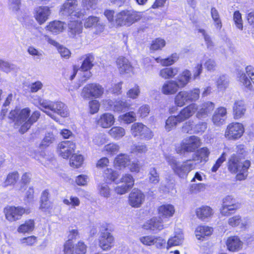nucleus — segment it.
<instances>
[{"mask_svg":"<svg viewBox=\"0 0 254 254\" xmlns=\"http://www.w3.org/2000/svg\"><path fill=\"white\" fill-rule=\"evenodd\" d=\"M158 210L159 216L163 220L172 217L175 212L174 206L170 204L161 205Z\"/></svg>","mask_w":254,"mask_h":254,"instance_id":"24","label":"nucleus"},{"mask_svg":"<svg viewBox=\"0 0 254 254\" xmlns=\"http://www.w3.org/2000/svg\"><path fill=\"white\" fill-rule=\"evenodd\" d=\"M83 161V157L81 155H73L70 159V165L75 168H79Z\"/></svg>","mask_w":254,"mask_h":254,"instance_id":"56","label":"nucleus"},{"mask_svg":"<svg viewBox=\"0 0 254 254\" xmlns=\"http://www.w3.org/2000/svg\"><path fill=\"white\" fill-rule=\"evenodd\" d=\"M119 145L115 143H110L104 147V150L110 155L116 154L119 151Z\"/></svg>","mask_w":254,"mask_h":254,"instance_id":"57","label":"nucleus"},{"mask_svg":"<svg viewBox=\"0 0 254 254\" xmlns=\"http://www.w3.org/2000/svg\"><path fill=\"white\" fill-rule=\"evenodd\" d=\"M115 122L114 115L109 113H106L100 115L96 118V124L100 127L107 128L111 127Z\"/></svg>","mask_w":254,"mask_h":254,"instance_id":"14","label":"nucleus"},{"mask_svg":"<svg viewBox=\"0 0 254 254\" xmlns=\"http://www.w3.org/2000/svg\"><path fill=\"white\" fill-rule=\"evenodd\" d=\"M181 122V121L179 120L178 115L176 116H171L169 117L166 121L165 129L167 131H169L176 127L178 123Z\"/></svg>","mask_w":254,"mask_h":254,"instance_id":"46","label":"nucleus"},{"mask_svg":"<svg viewBox=\"0 0 254 254\" xmlns=\"http://www.w3.org/2000/svg\"><path fill=\"white\" fill-rule=\"evenodd\" d=\"M198 106L192 103L183 109L178 115L179 120L182 122L188 120L197 111Z\"/></svg>","mask_w":254,"mask_h":254,"instance_id":"16","label":"nucleus"},{"mask_svg":"<svg viewBox=\"0 0 254 254\" xmlns=\"http://www.w3.org/2000/svg\"><path fill=\"white\" fill-rule=\"evenodd\" d=\"M77 0H67L61 8V12L64 15H72L79 17L83 13L78 10Z\"/></svg>","mask_w":254,"mask_h":254,"instance_id":"10","label":"nucleus"},{"mask_svg":"<svg viewBox=\"0 0 254 254\" xmlns=\"http://www.w3.org/2000/svg\"><path fill=\"white\" fill-rule=\"evenodd\" d=\"M188 99V91H180L175 96V104L178 107H182L189 101Z\"/></svg>","mask_w":254,"mask_h":254,"instance_id":"38","label":"nucleus"},{"mask_svg":"<svg viewBox=\"0 0 254 254\" xmlns=\"http://www.w3.org/2000/svg\"><path fill=\"white\" fill-rule=\"evenodd\" d=\"M98 0H82L81 5L84 10L94 9L96 7Z\"/></svg>","mask_w":254,"mask_h":254,"instance_id":"58","label":"nucleus"},{"mask_svg":"<svg viewBox=\"0 0 254 254\" xmlns=\"http://www.w3.org/2000/svg\"><path fill=\"white\" fill-rule=\"evenodd\" d=\"M119 176L118 173L116 171H113L112 169L107 168L105 170L104 177L107 181H115Z\"/></svg>","mask_w":254,"mask_h":254,"instance_id":"61","label":"nucleus"},{"mask_svg":"<svg viewBox=\"0 0 254 254\" xmlns=\"http://www.w3.org/2000/svg\"><path fill=\"white\" fill-rule=\"evenodd\" d=\"M226 245L228 249L230 251L235 252L242 249L243 243L238 237L234 236L228 239Z\"/></svg>","mask_w":254,"mask_h":254,"instance_id":"29","label":"nucleus"},{"mask_svg":"<svg viewBox=\"0 0 254 254\" xmlns=\"http://www.w3.org/2000/svg\"><path fill=\"white\" fill-rule=\"evenodd\" d=\"M216 84L219 91H224L228 87L229 81L225 76L221 75L217 79Z\"/></svg>","mask_w":254,"mask_h":254,"instance_id":"48","label":"nucleus"},{"mask_svg":"<svg viewBox=\"0 0 254 254\" xmlns=\"http://www.w3.org/2000/svg\"><path fill=\"white\" fill-rule=\"evenodd\" d=\"M75 144L70 141H64L58 145L60 155L64 158H68L74 151Z\"/></svg>","mask_w":254,"mask_h":254,"instance_id":"13","label":"nucleus"},{"mask_svg":"<svg viewBox=\"0 0 254 254\" xmlns=\"http://www.w3.org/2000/svg\"><path fill=\"white\" fill-rule=\"evenodd\" d=\"M120 118L124 123L129 124L133 123L136 120V114L130 111L120 116Z\"/></svg>","mask_w":254,"mask_h":254,"instance_id":"52","label":"nucleus"},{"mask_svg":"<svg viewBox=\"0 0 254 254\" xmlns=\"http://www.w3.org/2000/svg\"><path fill=\"white\" fill-rule=\"evenodd\" d=\"M214 108L215 104L212 102L207 101L203 103L196 112V117L198 119L207 117L213 111Z\"/></svg>","mask_w":254,"mask_h":254,"instance_id":"17","label":"nucleus"},{"mask_svg":"<svg viewBox=\"0 0 254 254\" xmlns=\"http://www.w3.org/2000/svg\"><path fill=\"white\" fill-rule=\"evenodd\" d=\"M39 104L40 109L54 120H56V117L54 113H56L63 117H66L69 115L67 106L63 102H53L40 99Z\"/></svg>","mask_w":254,"mask_h":254,"instance_id":"2","label":"nucleus"},{"mask_svg":"<svg viewBox=\"0 0 254 254\" xmlns=\"http://www.w3.org/2000/svg\"><path fill=\"white\" fill-rule=\"evenodd\" d=\"M130 106V104L126 100H116L114 111L122 112L124 110L128 109Z\"/></svg>","mask_w":254,"mask_h":254,"instance_id":"50","label":"nucleus"},{"mask_svg":"<svg viewBox=\"0 0 254 254\" xmlns=\"http://www.w3.org/2000/svg\"><path fill=\"white\" fill-rule=\"evenodd\" d=\"M237 78L239 81L246 88L249 89H251L252 84L251 80L244 72L238 71Z\"/></svg>","mask_w":254,"mask_h":254,"instance_id":"51","label":"nucleus"},{"mask_svg":"<svg viewBox=\"0 0 254 254\" xmlns=\"http://www.w3.org/2000/svg\"><path fill=\"white\" fill-rule=\"evenodd\" d=\"M144 195L140 190L133 189L129 194V204L133 207H139L144 201Z\"/></svg>","mask_w":254,"mask_h":254,"instance_id":"15","label":"nucleus"},{"mask_svg":"<svg viewBox=\"0 0 254 254\" xmlns=\"http://www.w3.org/2000/svg\"><path fill=\"white\" fill-rule=\"evenodd\" d=\"M179 87L177 82L175 80H168L166 81L163 85L161 91L165 95H172L176 93L179 89Z\"/></svg>","mask_w":254,"mask_h":254,"instance_id":"27","label":"nucleus"},{"mask_svg":"<svg viewBox=\"0 0 254 254\" xmlns=\"http://www.w3.org/2000/svg\"><path fill=\"white\" fill-rule=\"evenodd\" d=\"M142 13L133 9H126L119 12L116 17V23L119 26H129L139 20Z\"/></svg>","mask_w":254,"mask_h":254,"instance_id":"4","label":"nucleus"},{"mask_svg":"<svg viewBox=\"0 0 254 254\" xmlns=\"http://www.w3.org/2000/svg\"><path fill=\"white\" fill-rule=\"evenodd\" d=\"M47 28L53 33H59L63 31L64 28V24L60 21H54L49 24Z\"/></svg>","mask_w":254,"mask_h":254,"instance_id":"39","label":"nucleus"},{"mask_svg":"<svg viewBox=\"0 0 254 254\" xmlns=\"http://www.w3.org/2000/svg\"><path fill=\"white\" fill-rule=\"evenodd\" d=\"M246 106L243 101L238 100L235 102L233 106V114L236 120L241 118L245 114Z\"/></svg>","mask_w":254,"mask_h":254,"instance_id":"26","label":"nucleus"},{"mask_svg":"<svg viewBox=\"0 0 254 254\" xmlns=\"http://www.w3.org/2000/svg\"><path fill=\"white\" fill-rule=\"evenodd\" d=\"M179 59L177 53L173 54L170 57L166 59L156 58V61L163 66H169L175 63Z\"/></svg>","mask_w":254,"mask_h":254,"instance_id":"42","label":"nucleus"},{"mask_svg":"<svg viewBox=\"0 0 254 254\" xmlns=\"http://www.w3.org/2000/svg\"><path fill=\"white\" fill-rule=\"evenodd\" d=\"M198 32L202 34L203 36L207 48L209 49H212L214 47V43L212 41L210 36L206 33L205 30L202 29H199Z\"/></svg>","mask_w":254,"mask_h":254,"instance_id":"59","label":"nucleus"},{"mask_svg":"<svg viewBox=\"0 0 254 254\" xmlns=\"http://www.w3.org/2000/svg\"><path fill=\"white\" fill-rule=\"evenodd\" d=\"M178 72L179 69L177 67H166L160 70L159 75L165 79H170L173 78Z\"/></svg>","mask_w":254,"mask_h":254,"instance_id":"33","label":"nucleus"},{"mask_svg":"<svg viewBox=\"0 0 254 254\" xmlns=\"http://www.w3.org/2000/svg\"><path fill=\"white\" fill-rule=\"evenodd\" d=\"M163 222L159 216L158 218L153 217L144 224L143 228L147 230H161L164 229Z\"/></svg>","mask_w":254,"mask_h":254,"instance_id":"20","label":"nucleus"},{"mask_svg":"<svg viewBox=\"0 0 254 254\" xmlns=\"http://www.w3.org/2000/svg\"><path fill=\"white\" fill-rule=\"evenodd\" d=\"M131 134L135 137L141 139L149 140L153 136V132L141 123H135L130 127Z\"/></svg>","mask_w":254,"mask_h":254,"instance_id":"7","label":"nucleus"},{"mask_svg":"<svg viewBox=\"0 0 254 254\" xmlns=\"http://www.w3.org/2000/svg\"><path fill=\"white\" fill-rule=\"evenodd\" d=\"M166 159L174 173L181 178H186L190 172L195 168L196 165V163L191 160L179 163L173 156H168Z\"/></svg>","mask_w":254,"mask_h":254,"instance_id":"3","label":"nucleus"},{"mask_svg":"<svg viewBox=\"0 0 254 254\" xmlns=\"http://www.w3.org/2000/svg\"><path fill=\"white\" fill-rule=\"evenodd\" d=\"M107 141L106 135L104 133H96L92 137L93 143L98 146L105 144Z\"/></svg>","mask_w":254,"mask_h":254,"instance_id":"49","label":"nucleus"},{"mask_svg":"<svg viewBox=\"0 0 254 254\" xmlns=\"http://www.w3.org/2000/svg\"><path fill=\"white\" fill-rule=\"evenodd\" d=\"M19 178V174L17 172L15 171L9 173L6 176V178L3 183V186L6 187L9 186L14 185Z\"/></svg>","mask_w":254,"mask_h":254,"instance_id":"40","label":"nucleus"},{"mask_svg":"<svg viewBox=\"0 0 254 254\" xmlns=\"http://www.w3.org/2000/svg\"><path fill=\"white\" fill-rule=\"evenodd\" d=\"M200 139L196 136L192 135L184 139L181 143L180 146L176 149L178 153L182 154L185 152H195L200 146Z\"/></svg>","mask_w":254,"mask_h":254,"instance_id":"5","label":"nucleus"},{"mask_svg":"<svg viewBox=\"0 0 254 254\" xmlns=\"http://www.w3.org/2000/svg\"><path fill=\"white\" fill-rule=\"evenodd\" d=\"M51 13L50 10L47 6H40L35 9V17L40 24L44 23L48 18Z\"/></svg>","mask_w":254,"mask_h":254,"instance_id":"25","label":"nucleus"},{"mask_svg":"<svg viewBox=\"0 0 254 254\" xmlns=\"http://www.w3.org/2000/svg\"><path fill=\"white\" fill-rule=\"evenodd\" d=\"M104 89L98 83L86 84L82 89L81 96L84 99H90L100 98L103 94Z\"/></svg>","mask_w":254,"mask_h":254,"instance_id":"6","label":"nucleus"},{"mask_svg":"<svg viewBox=\"0 0 254 254\" xmlns=\"http://www.w3.org/2000/svg\"><path fill=\"white\" fill-rule=\"evenodd\" d=\"M140 89L138 85H135L132 88H130L126 93L127 97L132 99H136L139 96Z\"/></svg>","mask_w":254,"mask_h":254,"instance_id":"55","label":"nucleus"},{"mask_svg":"<svg viewBox=\"0 0 254 254\" xmlns=\"http://www.w3.org/2000/svg\"><path fill=\"white\" fill-rule=\"evenodd\" d=\"M184 241V236L182 232L176 234L173 237H171L167 242V248L169 249L170 248L179 246L181 245Z\"/></svg>","mask_w":254,"mask_h":254,"instance_id":"36","label":"nucleus"},{"mask_svg":"<svg viewBox=\"0 0 254 254\" xmlns=\"http://www.w3.org/2000/svg\"><path fill=\"white\" fill-rule=\"evenodd\" d=\"M227 119V109L223 107L216 109L212 118L213 124L217 126L223 125Z\"/></svg>","mask_w":254,"mask_h":254,"instance_id":"18","label":"nucleus"},{"mask_svg":"<svg viewBox=\"0 0 254 254\" xmlns=\"http://www.w3.org/2000/svg\"><path fill=\"white\" fill-rule=\"evenodd\" d=\"M34 228V222L33 220H29L20 225L17 229V231L21 233H28L32 231Z\"/></svg>","mask_w":254,"mask_h":254,"instance_id":"45","label":"nucleus"},{"mask_svg":"<svg viewBox=\"0 0 254 254\" xmlns=\"http://www.w3.org/2000/svg\"><path fill=\"white\" fill-rule=\"evenodd\" d=\"M50 195L48 190H43L41 193L40 209L43 211L49 212L53 208V203L49 200Z\"/></svg>","mask_w":254,"mask_h":254,"instance_id":"21","label":"nucleus"},{"mask_svg":"<svg viewBox=\"0 0 254 254\" xmlns=\"http://www.w3.org/2000/svg\"><path fill=\"white\" fill-rule=\"evenodd\" d=\"M94 60V58L92 55H85L80 69L83 71H87L90 70L93 66Z\"/></svg>","mask_w":254,"mask_h":254,"instance_id":"41","label":"nucleus"},{"mask_svg":"<svg viewBox=\"0 0 254 254\" xmlns=\"http://www.w3.org/2000/svg\"><path fill=\"white\" fill-rule=\"evenodd\" d=\"M114 238L107 230L101 232L99 239V246L103 251H108L113 246Z\"/></svg>","mask_w":254,"mask_h":254,"instance_id":"12","label":"nucleus"},{"mask_svg":"<svg viewBox=\"0 0 254 254\" xmlns=\"http://www.w3.org/2000/svg\"><path fill=\"white\" fill-rule=\"evenodd\" d=\"M67 27V33L71 38H75L82 32L83 27L81 21H70L68 24Z\"/></svg>","mask_w":254,"mask_h":254,"instance_id":"19","label":"nucleus"},{"mask_svg":"<svg viewBox=\"0 0 254 254\" xmlns=\"http://www.w3.org/2000/svg\"><path fill=\"white\" fill-rule=\"evenodd\" d=\"M117 65L121 74L129 73L132 71L133 67L129 61L125 57H120L116 61Z\"/></svg>","mask_w":254,"mask_h":254,"instance_id":"23","label":"nucleus"},{"mask_svg":"<svg viewBox=\"0 0 254 254\" xmlns=\"http://www.w3.org/2000/svg\"><path fill=\"white\" fill-rule=\"evenodd\" d=\"M213 212L212 209L208 206H202L196 209V214L197 217L204 220L210 217L213 215Z\"/></svg>","mask_w":254,"mask_h":254,"instance_id":"30","label":"nucleus"},{"mask_svg":"<svg viewBox=\"0 0 254 254\" xmlns=\"http://www.w3.org/2000/svg\"><path fill=\"white\" fill-rule=\"evenodd\" d=\"M233 20L237 27L241 30H243V24L242 14L239 11H235L233 14Z\"/></svg>","mask_w":254,"mask_h":254,"instance_id":"60","label":"nucleus"},{"mask_svg":"<svg viewBox=\"0 0 254 254\" xmlns=\"http://www.w3.org/2000/svg\"><path fill=\"white\" fill-rule=\"evenodd\" d=\"M30 110L29 108H25L20 111L16 118V123L18 125H21L20 128L27 123L29 118Z\"/></svg>","mask_w":254,"mask_h":254,"instance_id":"35","label":"nucleus"},{"mask_svg":"<svg viewBox=\"0 0 254 254\" xmlns=\"http://www.w3.org/2000/svg\"><path fill=\"white\" fill-rule=\"evenodd\" d=\"M40 116V113L38 111L34 112L30 117L29 118L27 123L22 126L20 129V131L22 133L25 132L31 127V126L36 122Z\"/></svg>","mask_w":254,"mask_h":254,"instance_id":"37","label":"nucleus"},{"mask_svg":"<svg viewBox=\"0 0 254 254\" xmlns=\"http://www.w3.org/2000/svg\"><path fill=\"white\" fill-rule=\"evenodd\" d=\"M250 165L249 160L243 159L242 157H239L236 154L232 155L227 163L228 170L232 173L237 174L236 179L239 181L247 178Z\"/></svg>","mask_w":254,"mask_h":254,"instance_id":"1","label":"nucleus"},{"mask_svg":"<svg viewBox=\"0 0 254 254\" xmlns=\"http://www.w3.org/2000/svg\"><path fill=\"white\" fill-rule=\"evenodd\" d=\"M98 190L101 195L105 197H109L110 196V190L107 184H102L99 185Z\"/></svg>","mask_w":254,"mask_h":254,"instance_id":"64","label":"nucleus"},{"mask_svg":"<svg viewBox=\"0 0 254 254\" xmlns=\"http://www.w3.org/2000/svg\"><path fill=\"white\" fill-rule=\"evenodd\" d=\"M148 176L149 182L151 184H157L160 181L159 174L155 167L150 168Z\"/></svg>","mask_w":254,"mask_h":254,"instance_id":"47","label":"nucleus"},{"mask_svg":"<svg viewBox=\"0 0 254 254\" xmlns=\"http://www.w3.org/2000/svg\"><path fill=\"white\" fill-rule=\"evenodd\" d=\"M27 52L30 55L34 57V59L38 60H41L43 58L44 54L42 50H39L33 46L28 47Z\"/></svg>","mask_w":254,"mask_h":254,"instance_id":"53","label":"nucleus"},{"mask_svg":"<svg viewBox=\"0 0 254 254\" xmlns=\"http://www.w3.org/2000/svg\"><path fill=\"white\" fill-rule=\"evenodd\" d=\"M64 251L65 254H85L86 246L82 242H79L75 246L72 242L67 241L64 245Z\"/></svg>","mask_w":254,"mask_h":254,"instance_id":"11","label":"nucleus"},{"mask_svg":"<svg viewBox=\"0 0 254 254\" xmlns=\"http://www.w3.org/2000/svg\"><path fill=\"white\" fill-rule=\"evenodd\" d=\"M213 231L211 227L205 225L198 226L195 230V235L198 239L200 240L201 238L205 236H210Z\"/></svg>","mask_w":254,"mask_h":254,"instance_id":"34","label":"nucleus"},{"mask_svg":"<svg viewBox=\"0 0 254 254\" xmlns=\"http://www.w3.org/2000/svg\"><path fill=\"white\" fill-rule=\"evenodd\" d=\"M129 162V159L128 155L121 154L117 156L114 161L115 166L120 168H124Z\"/></svg>","mask_w":254,"mask_h":254,"instance_id":"44","label":"nucleus"},{"mask_svg":"<svg viewBox=\"0 0 254 254\" xmlns=\"http://www.w3.org/2000/svg\"><path fill=\"white\" fill-rule=\"evenodd\" d=\"M55 140V136L52 132H48L46 134L43 139L40 143V146L46 148L50 145Z\"/></svg>","mask_w":254,"mask_h":254,"instance_id":"54","label":"nucleus"},{"mask_svg":"<svg viewBox=\"0 0 254 254\" xmlns=\"http://www.w3.org/2000/svg\"><path fill=\"white\" fill-rule=\"evenodd\" d=\"M134 180L132 176L130 174H126L121 179V182L124 183L129 188L131 189L134 185Z\"/></svg>","mask_w":254,"mask_h":254,"instance_id":"62","label":"nucleus"},{"mask_svg":"<svg viewBox=\"0 0 254 254\" xmlns=\"http://www.w3.org/2000/svg\"><path fill=\"white\" fill-rule=\"evenodd\" d=\"M210 13L216 28L220 30L222 27V24L218 11L215 7H212L211 8Z\"/></svg>","mask_w":254,"mask_h":254,"instance_id":"43","label":"nucleus"},{"mask_svg":"<svg viewBox=\"0 0 254 254\" xmlns=\"http://www.w3.org/2000/svg\"><path fill=\"white\" fill-rule=\"evenodd\" d=\"M108 134L114 139L119 140L126 134V130L123 127L115 126L108 131Z\"/></svg>","mask_w":254,"mask_h":254,"instance_id":"32","label":"nucleus"},{"mask_svg":"<svg viewBox=\"0 0 254 254\" xmlns=\"http://www.w3.org/2000/svg\"><path fill=\"white\" fill-rule=\"evenodd\" d=\"M191 72L189 70L183 71L178 77L177 84L180 88L184 87L191 79Z\"/></svg>","mask_w":254,"mask_h":254,"instance_id":"31","label":"nucleus"},{"mask_svg":"<svg viewBox=\"0 0 254 254\" xmlns=\"http://www.w3.org/2000/svg\"><path fill=\"white\" fill-rule=\"evenodd\" d=\"M238 207L235 200L231 196H227L223 199L221 213L223 215H226L228 211L236 210Z\"/></svg>","mask_w":254,"mask_h":254,"instance_id":"22","label":"nucleus"},{"mask_svg":"<svg viewBox=\"0 0 254 254\" xmlns=\"http://www.w3.org/2000/svg\"><path fill=\"white\" fill-rule=\"evenodd\" d=\"M245 132L243 125L234 122L229 124L225 131V137L229 140H237L241 138Z\"/></svg>","mask_w":254,"mask_h":254,"instance_id":"8","label":"nucleus"},{"mask_svg":"<svg viewBox=\"0 0 254 254\" xmlns=\"http://www.w3.org/2000/svg\"><path fill=\"white\" fill-rule=\"evenodd\" d=\"M210 152L208 149L206 147H202L200 149L197 150V151L191 160L194 162L195 161H199V162H206L208 159Z\"/></svg>","mask_w":254,"mask_h":254,"instance_id":"28","label":"nucleus"},{"mask_svg":"<svg viewBox=\"0 0 254 254\" xmlns=\"http://www.w3.org/2000/svg\"><path fill=\"white\" fill-rule=\"evenodd\" d=\"M6 219L10 222L19 220L23 214H29L30 210L28 208L20 206H7L4 209Z\"/></svg>","mask_w":254,"mask_h":254,"instance_id":"9","label":"nucleus"},{"mask_svg":"<svg viewBox=\"0 0 254 254\" xmlns=\"http://www.w3.org/2000/svg\"><path fill=\"white\" fill-rule=\"evenodd\" d=\"M165 44L166 42L164 40L157 38L152 42L150 48L153 50H160L164 47Z\"/></svg>","mask_w":254,"mask_h":254,"instance_id":"63","label":"nucleus"}]
</instances>
